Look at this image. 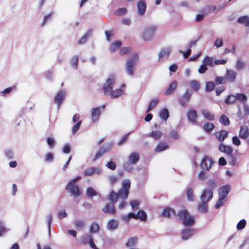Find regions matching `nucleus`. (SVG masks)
<instances>
[{"label":"nucleus","instance_id":"1","mask_svg":"<svg viewBox=\"0 0 249 249\" xmlns=\"http://www.w3.org/2000/svg\"><path fill=\"white\" fill-rule=\"evenodd\" d=\"M115 82L114 74L111 73L106 77L102 87L104 93L105 94H107L111 89H113Z\"/></svg>","mask_w":249,"mask_h":249},{"label":"nucleus","instance_id":"2","mask_svg":"<svg viewBox=\"0 0 249 249\" xmlns=\"http://www.w3.org/2000/svg\"><path fill=\"white\" fill-rule=\"evenodd\" d=\"M156 30V28L154 26L145 27L141 31V37L146 41H149L153 38Z\"/></svg>","mask_w":249,"mask_h":249},{"label":"nucleus","instance_id":"3","mask_svg":"<svg viewBox=\"0 0 249 249\" xmlns=\"http://www.w3.org/2000/svg\"><path fill=\"white\" fill-rule=\"evenodd\" d=\"M178 217L184 225L191 226L194 223V217L189 214L186 210L180 211L178 214Z\"/></svg>","mask_w":249,"mask_h":249},{"label":"nucleus","instance_id":"4","mask_svg":"<svg viewBox=\"0 0 249 249\" xmlns=\"http://www.w3.org/2000/svg\"><path fill=\"white\" fill-rule=\"evenodd\" d=\"M130 181L124 179L122 183V187L118 191L119 197L120 198L126 199L128 196V192L130 188Z\"/></svg>","mask_w":249,"mask_h":249},{"label":"nucleus","instance_id":"5","mask_svg":"<svg viewBox=\"0 0 249 249\" xmlns=\"http://www.w3.org/2000/svg\"><path fill=\"white\" fill-rule=\"evenodd\" d=\"M81 177L80 176L77 177L74 179L71 180L67 185L66 189L69 191L72 195L74 196H78L80 195V191L79 187L75 185V183Z\"/></svg>","mask_w":249,"mask_h":249},{"label":"nucleus","instance_id":"6","mask_svg":"<svg viewBox=\"0 0 249 249\" xmlns=\"http://www.w3.org/2000/svg\"><path fill=\"white\" fill-rule=\"evenodd\" d=\"M213 192L210 189H204L200 196V199L202 202L207 203L212 199Z\"/></svg>","mask_w":249,"mask_h":249},{"label":"nucleus","instance_id":"7","mask_svg":"<svg viewBox=\"0 0 249 249\" xmlns=\"http://www.w3.org/2000/svg\"><path fill=\"white\" fill-rule=\"evenodd\" d=\"M213 162L210 158L204 157L200 162V166L204 171H209L212 167Z\"/></svg>","mask_w":249,"mask_h":249},{"label":"nucleus","instance_id":"8","mask_svg":"<svg viewBox=\"0 0 249 249\" xmlns=\"http://www.w3.org/2000/svg\"><path fill=\"white\" fill-rule=\"evenodd\" d=\"M125 88V85L124 84H122L120 88L116 89L114 90L111 89L107 95H109L112 98H117L123 94V90Z\"/></svg>","mask_w":249,"mask_h":249},{"label":"nucleus","instance_id":"9","mask_svg":"<svg viewBox=\"0 0 249 249\" xmlns=\"http://www.w3.org/2000/svg\"><path fill=\"white\" fill-rule=\"evenodd\" d=\"M136 63V60L135 59L129 60L127 61L126 64L125 70L127 73L132 76L134 73V67Z\"/></svg>","mask_w":249,"mask_h":249},{"label":"nucleus","instance_id":"10","mask_svg":"<svg viewBox=\"0 0 249 249\" xmlns=\"http://www.w3.org/2000/svg\"><path fill=\"white\" fill-rule=\"evenodd\" d=\"M231 190L230 185L223 186L219 188L218 191V197L226 198L228 194Z\"/></svg>","mask_w":249,"mask_h":249},{"label":"nucleus","instance_id":"11","mask_svg":"<svg viewBox=\"0 0 249 249\" xmlns=\"http://www.w3.org/2000/svg\"><path fill=\"white\" fill-rule=\"evenodd\" d=\"M239 136L243 139H247L249 137V129L247 126H241L239 131Z\"/></svg>","mask_w":249,"mask_h":249},{"label":"nucleus","instance_id":"12","mask_svg":"<svg viewBox=\"0 0 249 249\" xmlns=\"http://www.w3.org/2000/svg\"><path fill=\"white\" fill-rule=\"evenodd\" d=\"M107 226L108 231H114L118 227V222L115 219H110L107 221Z\"/></svg>","mask_w":249,"mask_h":249},{"label":"nucleus","instance_id":"13","mask_svg":"<svg viewBox=\"0 0 249 249\" xmlns=\"http://www.w3.org/2000/svg\"><path fill=\"white\" fill-rule=\"evenodd\" d=\"M219 149L220 151L228 155L231 154L233 151V149L231 146L226 145L222 143L220 144Z\"/></svg>","mask_w":249,"mask_h":249},{"label":"nucleus","instance_id":"14","mask_svg":"<svg viewBox=\"0 0 249 249\" xmlns=\"http://www.w3.org/2000/svg\"><path fill=\"white\" fill-rule=\"evenodd\" d=\"M101 173V170L98 167H91L84 171V174L90 176L92 174H98Z\"/></svg>","mask_w":249,"mask_h":249},{"label":"nucleus","instance_id":"15","mask_svg":"<svg viewBox=\"0 0 249 249\" xmlns=\"http://www.w3.org/2000/svg\"><path fill=\"white\" fill-rule=\"evenodd\" d=\"M91 119L93 122L96 121L100 115V110L99 108H93L91 110Z\"/></svg>","mask_w":249,"mask_h":249},{"label":"nucleus","instance_id":"16","mask_svg":"<svg viewBox=\"0 0 249 249\" xmlns=\"http://www.w3.org/2000/svg\"><path fill=\"white\" fill-rule=\"evenodd\" d=\"M136 219L142 221H145L147 220L146 213L140 210L136 213Z\"/></svg>","mask_w":249,"mask_h":249},{"label":"nucleus","instance_id":"17","mask_svg":"<svg viewBox=\"0 0 249 249\" xmlns=\"http://www.w3.org/2000/svg\"><path fill=\"white\" fill-rule=\"evenodd\" d=\"M194 231L193 230L189 229L183 230L181 232V238L183 240H187L189 238L193 235Z\"/></svg>","mask_w":249,"mask_h":249},{"label":"nucleus","instance_id":"18","mask_svg":"<svg viewBox=\"0 0 249 249\" xmlns=\"http://www.w3.org/2000/svg\"><path fill=\"white\" fill-rule=\"evenodd\" d=\"M137 8L139 13L142 15L144 13L146 10V3L143 0H140L137 4Z\"/></svg>","mask_w":249,"mask_h":249},{"label":"nucleus","instance_id":"19","mask_svg":"<svg viewBox=\"0 0 249 249\" xmlns=\"http://www.w3.org/2000/svg\"><path fill=\"white\" fill-rule=\"evenodd\" d=\"M160 118L164 121H166L169 117L168 110L165 108L160 109L159 113Z\"/></svg>","mask_w":249,"mask_h":249},{"label":"nucleus","instance_id":"20","mask_svg":"<svg viewBox=\"0 0 249 249\" xmlns=\"http://www.w3.org/2000/svg\"><path fill=\"white\" fill-rule=\"evenodd\" d=\"M65 96V93L64 91H60L56 95L54 99V102L58 106L60 105V104L64 99Z\"/></svg>","mask_w":249,"mask_h":249},{"label":"nucleus","instance_id":"21","mask_svg":"<svg viewBox=\"0 0 249 249\" xmlns=\"http://www.w3.org/2000/svg\"><path fill=\"white\" fill-rule=\"evenodd\" d=\"M228 132L225 130H221L216 134V137L220 142H223L228 137Z\"/></svg>","mask_w":249,"mask_h":249},{"label":"nucleus","instance_id":"22","mask_svg":"<svg viewBox=\"0 0 249 249\" xmlns=\"http://www.w3.org/2000/svg\"><path fill=\"white\" fill-rule=\"evenodd\" d=\"M177 86V82L174 81L168 86L167 89L165 91V95H169L172 93L176 89Z\"/></svg>","mask_w":249,"mask_h":249},{"label":"nucleus","instance_id":"23","mask_svg":"<svg viewBox=\"0 0 249 249\" xmlns=\"http://www.w3.org/2000/svg\"><path fill=\"white\" fill-rule=\"evenodd\" d=\"M214 61L213 57L206 55L203 58L202 62L206 66H213L214 63Z\"/></svg>","mask_w":249,"mask_h":249},{"label":"nucleus","instance_id":"24","mask_svg":"<svg viewBox=\"0 0 249 249\" xmlns=\"http://www.w3.org/2000/svg\"><path fill=\"white\" fill-rule=\"evenodd\" d=\"M188 119L190 121L195 122L197 118L196 111L193 109H190L187 112Z\"/></svg>","mask_w":249,"mask_h":249},{"label":"nucleus","instance_id":"25","mask_svg":"<svg viewBox=\"0 0 249 249\" xmlns=\"http://www.w3.org/2000/svg\"><path fill=\"white\" fill-rule=\"evenodd\" d=\"M190 85L192 89L196 91H198L200 89V84L196 80H191L190 82Z\"/></svg>","mask_w":249,"mask_h":249},{"label":"nucleus","instance_id":"26","mask_svg":"<svg viewBox=\"0 0 249 249\" xmlns=\"http://www.w3.org/2000/svg\"><path fill=\"white\" fill-rule=\"evenodd\" d=\"M174 211L170 208H165L161 212V215L165 217H169L173 215Z\"/></svg>","mask_w":249,"mask_h":249},{"label":"nucleus","instance_id":"27","mask_svg":"<svg viewBox=\"0 0 249 249\" xmlns=\"http://www.w3.org/2000/svg\"><path fill=\"white\" fill-rule=\"evenodd\" d=\"M103 211L106 213H114L115 210L113 204H109L106 205L103 209Z\"/></svg>","mask_w":249,"mask_h":249},{"label":"nucleus","instance_id":"28","mask_svg":"<svg viewBox=\"0 0 249 249\" xmlns=\"http://www.w3.org/2000/svg\"><path fill=\"white\" fill-rule=\"evenodd\" d=\"M171 53V49L169 48H166L160 51L159 53V57L160 58L167 57Z\"/></svg>","mask_w":249,"mask_h":249},{"label":"nucleus","instance_id":"29","mask_svg":"<svg viewBox=\"0 0 249 249\" xmlns=\"http://www.w3.org/2000/svg\"><path fill=\"white\" fill-rule=\"evenodd\" d=\"M202 113L204 117L208 120H213L214 118V115L207 109H203L202 110Z\"/></svg>","mask_w":249,"mask_h":249},{"label":"nucleus","instance_id":"30","mask_svg":"<svg viewBox=\"0 0 249 249\" xmlns=\"http://www.w3.org/2000/svg\"><path fill=\"white\" fill-rule=\"evenodd\" d=\"M100 227L96 222H93L90 226L89 231L90 233H95L99 231Z\"/></svg>","mask_w":249,"mask_h":249},{"label":"nucleus","instance_id":"31","mask_svg":"<svg viewBox=\"0 0 249 249\" xmlns=\"http://www.w3.org/2000/svg\"><path fill=\"white\" fill-rule=\"evenodd\" d=\"M238 22L245 26H249V17L244 16L238 18Z\"/></svg>","mask_w":249,"mask_h":249},{"label":"nucleus","instance_id":"32","mask_svg":"<svg viewBox=\"0 0 249 249\" xmlns=\"http://www.w3.org/2000/svg\"><path fill=\"white\" fill-rule=\"evenodd\" d=\"M215 88V84L213 82H207L205 83V89L207 92L212 91Z\"/></svg>","mask_w":249,"mask_h":249},{"label":"nucleus","instance_id":"33","mask_svg":"<svg viewBox=\"0 0 249 249\" xmlns=\"http://www.w3.org/2000/svg\"><path fill=\"white\" fill-rule=\"evenodd\" d=\"M136 219V213H130L126 215H124L122 217L123 220L125 222H129L131 219Z\"/></svg>","mask_w":249,"mask_h":249},{"label":"nucleus","instance_id":"34","mask_svg":"<svg viewBox=\"0 0 249 249\" xmlns=\"http://www.w3.org/2000/svg\"><path fill=\"white\" fill-rule=\"evenodd\" d=\"M226 201V198L218 197V199L216 201L214 207L216 209H218L221 206H223Z\"/></svg>","mask_w":249,"mask_h":249},{"label":"nucleus","instance_id":"35","mask_svg":"<svg viewBox=\"0 0 249 249\" xmlns=\"http://www.w3.org/2000/svg\"><path fill=\"white\" fill-rule=\"evenodd\" d=\"M158 103H159V100H158L157 99H154L151 100L149 103L147 112H149L152 108L155 107L158 105Z\"/></svg>","mask_w":249,"mask_h":249},{"label":"nucleus","instance_id":"36","mask_svg":"<svg viewBox=\"0 0 249 249\" xmlns=\"http://www.w3.org/2000/svg\"><path fill=\"white\" fill-rule=\"evenodd\" d=\"M108 197V199L113 202H116L119 198L118 193H116L113 191L110 193Z\"/></svg>","mask_w":249,"mask_h":249},{"label":"nucleus","instance_id":"37","mask_svg":"<svg viewBox=\"0 0 249 249\" xmlns=\"http://www.w3.org/2000/svg\"><path fill=\"white\" fill-rule=\"evenodd\" d=\"M168 146L164 143H160L158 144L155 147V151L156 152H161L167 149Z\"/></svg>","mask_w":249,"mask_h":249},{"label":"nucleus","instance_id":"38","mask_svg":"<svg viewBox=\"0 0 249 249\" xmlns=\"http://www.w3.org/2000/svg\"><path fill=\"white\" fill-rule=\"evenodd\" d=\"M137 243V239L135 238H132L128 240L126 243V247L128 248H132L134 247Z\"/></svg>","mask_w":249,"mask_h":249},{"label":"nucleus","instance_id":"39","mask_svg":"<svg viewBox=\"0 0 249 249\" xmlns=\"http://www.w3.org/2000/svg\"><path fill=\"white\" fill-rule=\"evenodd\" d=\"M139 155L136 153L131 154L129 157V161L132 163H136L139 159Z\"/></svg>","mask_w":249,"mask_h":249},{"label":"nucleus","instance_id":"40","mask_svg":"<svg viewBox=\"0 0 249 249\" xmlns=\"http://www.w3.org/2000/svg\"><path fill=\"white\" fill-rule=\"evenodd\" d=\"M87 195L89 197H92L97 195L95 190L91 187L88 188L86 191Z\"/></svg>","mask_w":249,"mask_h":249},{"label":"nucleus","instance_id":"41","mask_svg":"<svg viewBox=\"0 0 249 249\" xmlns=\"http://www.w3.org/2000/svg\"><path fill=\"white\" fill-rule=\"evenodd\" d=\"M236 76V74L232 71H228L226 74L227 78L231 81H232Z\"/></svg>","mask_w":249,"mask_h":249},{"label":"nucleus","instance_id":"42","mask_svg":"<svg viewBox=\"0 0 249 249\" xmlns=\"http://www.w3.org/2000/svg\"><path fill=\"white\" fill-rule=\"evenodd\" d=\"M247 224V222L245 219H242L237 223L236 226V228L238 230H240L243 229L246 225Z\"/></svg>","mask_w":249,"mask_h":249},{"label":"nucleus","instance_id":"43","mask_svg":"<svg viewBox=\"0 0 249 249\" xmlns=\"http://www.w3.org/2000/svg\"><path fill=\"white\" fill-rule=\"evenodd\" d=\"M220 122L225 125H228L230 124V121L228 118L224 115L221 116L220 118Z\"/></svg>","mask_w":249,"mask_h":249},{"label":"nucleus","instance_id":"44","mask_svg":"<svg viewBox=\"0 0 249 249\" xmlns=\"http://www.w3.org/2000/svg\"><path fill=\"white\" fill-rule=\"evenodd\" d=\"M121 46V43L120 42H115L111 45L110 47V50L111 52H114L116 49H118Z\"/></svg>","mask_w":249,"mask_h":249},{"label":"nucleus","instance_id":"45","mask_svg":"<svg viewBox=\"0 0 249 249\" xmlns=\"http://www.w3.org/2000/svg\"><path fill=\"white\" fill-rule=\"evenodd\" d=\"M207 175L206 173H205L203 170V171H200L198 173V174L197 175V178L198 180H203L207 178Z\"/></svg>","mask_w":249,"mask_h":249},{"label":"nucleus","instance_id":"46","mask_svg":"<svg viewBox=\"0 0 249 249\" xmlns=\"http://www.w3.org/2000/svg\"><path fill=\"white\" fill-rule=\"evenodd\" d=\"M186 196L187 199L189 201H193L194 200V196L193 194V190L191 188H188L186 190Z\"/></svg>","mask_w":249,"mask_h":249},{"label":"nucleus","instance_id":"47","mask_svg":"<svg viewBox=\"0 0 249 249\" xmlns=\"http://www.w3.org/2000/svg\"><path fill=\"white\" fill-rule=\"evenodd\" d=\"M203 127L206 132H210L213 129L214 125L212 123H207L204 124Z\"/></svg>","mask_w":249,"mask_h":249},{"label":"nucleus","instance_id":"48","mask_svg":"<svg viewBox=\"0 0 249 249\" xmlns=\"http://www.w3.org/2000/svg\"><path fill=\"white\" fill-rule=\"evenodd\" d=\"M74 227L77 229H81L84 226V223L81 220H76L73 223Z\"/></svg>","mask_w":249,"mask_h":249},{"label":"nucleus","instance_id":"49","mask_svg":"<svg viewBox=\"0 0 249 249\" xmlns=\"http://www.w3.org/2000/svg\"><path fill=\"white\" fill-rule=\"evenodd\" d=\"M207 70V68L206 65H205L202 62V64L200 65L198 69V72L199 73H204Z\"/></svg>","mask_w":249,"mask_h":249},{"label":"nucleus","instance_id":"50","mask_svg":"<svg viewBox=\"0 0 249 249\" xmlns=\"http://www.w3.org/2000/svg\"><path fill=\"white\" fill-rule=\"evenodd\" d=\"M206 203L203 202L202 204L199 205L197 207L198 210L200 212H206L207 209V206Z\"/></svg>","mask_w":249,"mask_h":249},{"label":"nucleus","instance_id":"51","mask_svg":"<svg viewBox=\"0 0 249 249\" xmlns=\"http://www.w3.org/2000/svg\"><path fill=\"white\" fill-rule=\"evenodd\" d=\"M236 100V95H230L226 100L227 103H233Z\"/></svg>","mask_w":249,"mask_h":249},{"label":"nucleus","instance_id":"52","mask_svg":"<svg viewBox=\"0 0 249 249\" xmlns=\"http://www.w3.org/2000/svg\"><path fill=\"white\" fill-rule=\"evenodd\" d=\"M214 45L217 48L222 47L223 45V40L220 38L216 39L214 42Z\"/></svg>","mask_w":249,"mask_h":249},{"label":"nucleus","instance_id":"53","mask_svg":"<svg viewBox=\"0 0 249 249\" xmlns=\"http://www.w3.org/2000/svg\"><path fill=\"white\" fill-rule=\"evenodd\" d=\"M232 142L233 144L236 146H239L241 144V141L239 138L237 136H233L232 138Z\"/></svg>","mask_w":249,"mask_h":249},{"label":"nucleus","instance_id":"54","mask_svg":"<svg viewBox=\"0 0 249 249\" xmlns=\"http://www.w3.org/2000/svg\"><path fill=\"white\" fill-rule=\"evenodd\" d=\"M236 100L240 101L245 102L247 100L246 96L243 94H236Z\"/></svg>","mask_w":249,"mask_h":249},{"label":"nucleus","instance_id":"55","mask_svg":"<svg viewBox=\"0 0 249 249\" xmlns=\"http://www.w3.org/2000/svg\"><path fill=\"white\" fill-rule=\"evenodd\" d=\"M216 186V182L214 180H210L208 182V187L206 189H210L213 191V189Z\"/></svg>","mask_w":249,"mask_h":249},{"label":"nucleus","instance_id":"56","mask_svg":"<svg viewBox=\"0 0 249 249\" xmlns=\"http://www.w3.org/2000/svg\"><path fill=\"white\" fill-rule=\"evenodd\" d=\"M6 231V229L4 226L2 221H0V236H1Z\"/></svg>","mask_w":249,"mask_h":249},{"label":"nucleus","instance_id":"57","mask_svg":"<svg viewBox=\"0 0 249 249\" xmlns=\"http://www.w3.org/2000/svg\"><path fill=\"white\" fill-rule=\"evenodd\" d=\"M131 52V49L129 47H124L122 48L120 51V53L121 54H125L129 53Z\"/></svg>","mask_w":249,"mask_h":249},{"label":"nucleus","instance_id":"58","mask_svg":"<svg viewBox=\"0 0 249 249\" xmlns=\"http://www.w3.org/2000/svg\"><path fill=\"white\" fill-rule=\"evenodd\" d=\"M151 135L154 138L159 139L161 136V133L159 131H155L151 133Z\"/></svg>","mask_w":249,"mask_h":249},{"label":"nucleus","instance_id":"59","mask_svg":"<svg viewBox=\"0 0 249 249\" xmlns=\"http://www.w3.org/2000/svg\"><path fill=\"white\" fill-rule=\"evenodd\" d=\"M109 150H110V147H108L107 148H105L103 147L102 149H100L99 152L98 153H97V154L96 155V157L98 158L101 155H102V154L105 153V152L109 151Z\"/></svg>","mask_w":249,"mask_h":249},{"label":"nucleus","instance_id":"60","mask_svg":"<svg viewBox=\"0 0 249 249\" xmlns=\"http://www.w3.org/2000/svg\"><path fill=\"white\" fill-rule=\"evenodd\" d=\"M106 166L108 168H109L111 170H114L116 168V165H115V163L111 161L107 162V163Z\"/></svg>","mask_w":249,"mask_h":249},{"label":"nucleus","instance_id":"61","mask_svg":"<svg viewBox=\"0 0 249 249\" xmlns=\"http://www.w3.org/2000/svg\"><path fill=\"white\" fill-rule=\"evenodd\" d=\"M130 205L131 206L132 209H135L138 208L139 205V202L137 200H133L130 202Z\"/></svg>","mask_w":249,"mask_h":249},{"label":"nucleus","instance_id":"62","mask_svg":"<svg viewBox=\"0 0 249 249\" xmlns=\"http://www.w3.org/2000/svg\"><path fill=\"white\" fill-rule=\"evenodd\" d=\"M67 215L66 212L64 210H62L59 212L58 213V217L60 219L66 217Z\"/></svg>","mask_w":249,"mask_h":249},{"label":"nucleus","instance_id":"63","mask_svg":"<svg viewBox=\"0 0 249 249\" xmlns=\"http://www.w3.org/2000/svg\"><path fill=\"white\" fill-rule=\"evenodd\" d=\"M81 125V121H79L77 123V124L73 127L72 128V133L73 134H75L76 132L77 131V130H78L80 126Z\"/></svg>","mask_w":249,"mask_h":249},{"label":"nucleus","instance_id":"64","mask_svg":"<svg viewBox=\"0 0 249 249\" xmlns=\"http://www.w3.org/2000/svg\"><path fill=\"white\" fill-rule=\"evenodd\" d=\"M71 146L68 144H66L64 146V148L63 149V152L64 153H69L70 152Z\"/></svg>","mask_w":249,"mask_h":249}]
</instances>
